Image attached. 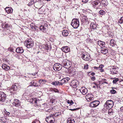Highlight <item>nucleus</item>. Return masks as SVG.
<instances>
[{"mask_svg":"<svg viewBox=\"0 0 123 123\" xmlns=\"http://www.w3.org/2000/svg\"><path fill=\"white\" fill-rule=\"evenodd\" d=\"M95 74L94 72H92L91 74V75L92 76H94Z\"/></svg>","mask_w":123,"mask_h":123,"instance_id":"680f3d73","label":"nucleus"},{"mask_svg":"<svg viewBox=\"0 0 123 123\" xmlns=\"http://www.w3.org/2000/svg\"><path fill=\"white\" fill-rule=\"evenodd\" d=\"M17 86L15 85L12 86L11 88L10 89L11 93H15V91L17 89Z\"/></svg>","mask_w":123,"mask_h":123,"instance_id":"4468645a","label":"nucleus"},{"mask_svg":"<svg viewBox=\"0 0 123 123\" xmlns=\"http://www.w3.org/2000/svg\"><path fill=\"white\" fill-rule=\"evenodd\" d=\"M60 114V113L59 112H58L55 113L53 115V116L56 117Z\"/></svg>","mask_w":123,"mask_h":123,"instance_id":"e433bc0d","label":"nucleus"},{"mask_svg":"<svg viewBox=\"0 0 123 123\" xmlns=\"http://www.w3.org/2000/svg\"><path fill=\"white\" fill-rule=\"evenodd\" d=\"M88 1V0H82V1L83 2L86 3Z\"/></svg>","mask_w":123,"mask_h":123,"instance_id":"bf43d9fd","label":"nucleus"},{"mask_svg":"<svg viewBox=\"0 0 123 123\" xmlns=\"http://www.w3.org/2000/svg\"><path fill=\"white\" fill-rule=\"evenodd\" d=\"M1 121H0L2 123H5L6 121V119L5 117L2 118L1 119Z\"/></svg>","mask_w":123,"mask_h":123,"instance_id":"58836bf2","label":"nucleus"},{"mask_svg":"<svg viewBox=\"0 0 123 123\" xmlns=\"http://www.w3.org/2000/svg\"><path fill=\"white\" fill-rule=\"evenodd\" d=\"M69 80V78H64L62 79L60 82V84L59 85L62 86L63 84L65 82L68 81Z\"/></svg>","mask_w":123,"mask_h":123,"instance_id":"dca6fc26","label":"nucleus"},{"mask_svg":"<svg viewBox=\"0 0 123 123\" xmlns=\"http://www.w3.org/2000/svg\"><path fill=\"white\" fill-rule=\"evenodd\" d=\"M98 7H99V8H102L103 7L102 4L101 2V0L99 2V3L98 5Z\"/></svg>","mask_w":123,"mask_h":123,"instance_id":"c9c22d12","label":"nucleus"},{"mask_svg":"<svg viewBox=\"0 0 123 123\" xmlns=\"http://www.w3.org/2000/svg\"><path fill=\"white\" fill-rule=\"evenodd\" d=\"M82 18L86 21H87L88 19L86 16H83V17Z\"/></svg>","mask_w":123,"mask_h":123,"instance_id":"8fccbe9b","label":"nucleus"},{"mask_svg":"<svg viewBox=\"0 0 123 123\" xmlns=\"http://www.w3.org/2000/svg\"><path fill=\"white\" fill-rule=\"evenodd\" d=\"M16 51L18 53L22 54L24 52V50L22 48H16Z\"/></svg>","mask_w":123,"mask_h":123,"instance_id":"6ab92c4d","label":"nucleus"},{"mask_svg":"<svg viewBox=\"0 0 123 123\" xmlns=\"http://www.w3.org/2000/svg\"><path fill=\"white\" fill-rule=\"evenodd\" d=\"M37 2V0H32L29 3L28 5L29 6H31L33 4H35V2Z\"/></svg>","mask_w":123,"mask_h":123,"instance_id":"c756f323","label":"nucleus"},{"mask_svg":"<svg viewBox=\"0 0 123 123\" xmlns=\"http://www.w3.org/2000/svg\"><path fill=\"white\" fill-rule=\"evenodd\" d=\"M81 92L83 95H85L88 92L87 89L85 87H82L80 89Z\"/></svg>","mask_w":123,"mask_h":123,"instance_id":"9b49d317","label":"nucleus"},{"mask_svg":"<svg viewBox=\"0 0 123 123\" xmlns=\"http://www.w3.org/2000/svg\"><path fill=\"white\" fill-rule=\"evenodd\" d=\"M6 98V95L3 92H0V101L3 102L4 101Z\"/></svg>","mask_w":123,"mask_h":123,"instance_id":"6e6552de","label":"nucleus"},{"mask_svg":"<svg viewBox=\"0 0 123 123\" xmlns=\"http://www.w3.org/2000/svg\"><path fill=\"white\" fill-rule=\"evenodd\" d=\"M4 112L7 115H8L9 116L10 113L9 112L7 111L6 110H5V111H4Z\"/></svg>","mask_w":123,"mask_h":123,"instance_id":"864d4df0","label":"nucleus"},{"mask_svg":"<svg viewBox=\"0 0 123 123\" xmlns=\"http://www.w3.org/2000/svg\"><path fill=\"white\" fill-rule=\"evenodd\" d=\"M68 31L66 30L63 31L62 33V35L64 36H68Z\"/></svg>","mask_w":123,"mask_h":123,"instance_id":"bb28decb","label":"nucleus"},{"mask_svg":"<svg viewBox=\"0 0 123 123\" xmlns=\"http://www.w3.org/2000/svg\"><path fill=\"white\" fill-rule=\"evenodd\" d=\"M46 48L47 50H50L51 49V47L50 46H49L47 45L46 46Z\"/></svg>","mask_w":123,"mask_h":123,"instance_id":"09e8293b","label":"nucleus"},{"mask_svg":"<svg viewBox=\"0 0 123 123\" xmlns=\"http://www.w3.org/2000/svg\"><path fill=\"white\" fill-rule=\"evenodd\" d=\"M2 68L5 70L7 71L10 69V67L7 65L5 64H3L2 66Z\"/></svg>","mask_w":123,"mask_h":123,"instance_id":"4be33fe9","label":"nucleus"},{"mask_svg":"<svg viewBox=\"0 0 123 123\" xmlns=\"http://www.w3.org/2000/svg\"><path fill=\"white\" fill-rule=\"evenodd\" d=\"M93 96L91 94H88L86 95V99L89 101L93 100Z\"/></svg>","mask_w":123,"mask_h":123,"instance_id":"1a4fd4ad","label":"nucleus"},{"mask_svg":"<svg viewBox=\"0 0 123 123\" xmlns=\"http://www.w3.org/2000/svg\"><path fill=\"white\" fill-rule=\"evenodd\" d=\"M31 86H33L35 87H37L38 86H37L36 85V82H35L33 81H32L31 82Z\"/></svg>","mask_w":123,"mask_h":123,"instance_id":"72a5a7b5","label":"nucleus"},{"mask_svg":"<svg viewBox=\"0 0 123 123\" xmlns=\"http://www.w3.org/2000/svg\"><path fill=\"white\" fill-rule=\"evenodd\" d=\"M76 104L75 103L72 104V105H71L70 106L68 105L66 107L68 108V109L71 111H75L78 109L77 108H74L76 107Z\"/></svg>","mask_w":123,"mask_h":123,"instance_id":"0eeeda50","label":"nucleus"},{"mask_svg":"<svg viewBox=\"0 0 123 123\" xmlns=\"http://www.w3.org/2000/svg\"><path fill=\"white\" fill-rule=\"evenodd\" d=\"M98 45L100 46L101 47V48H102V47H103L105 46L104 45L105 44V43L102 42L101 41H98Z\"/></svg>","mask_w":123,"mask_h":123,"instance_id":"a878e982","label":"nucleus"},{"mask_svg":"<svg viewBox=\"0 0 123 123\" xmlns=\"http://www.w3.org/2000/svg\"><path fill=\"white\" fill-rule=\"evenodd\" d=\"M62 50L65 53H67L70 50L68 46H64L62 48Z\"/></svg>","mask_w":123,"mask_h":123,"instance_id":"f3484780","label":"nucleus"},{"mask_svg":"<svg viewBox=\"0 0 123 123\" xmlns=\"http://www.w3.org/2000/svg\"><path fill=\"white\" fill-rule=\"evenodd\" d=\"M74 120L73 118H69L68 119L67 123H75Z\"/></svg>","mask_w":123,"mask_h":123,"instance_id":"cd10ccee","label":"nucleus"},{"mask_svg":"<svg viewBox=\"0 0 123 123\" xmlns=\"http://www.w3.org/2000/svg\"><path fill=\"white\" fill-rule=\"evenodd\" d=\"M53 91L55 92H59V91L56 88H54L53 89Z\"/></svg>","mask_w":123,"mask_h":123,"instance_id":"3c124183","label":"nucleus"},{"mask_svg":"<svg viewBox=\"0 0 123 123\" xmlns=\"http://www.w3.org/2000/svg\"><path fill=\"white\" fill-rule=\"evenodd\" d=\"M24 44L28 48H31L34 45L33 41L30 39L25 42Z\"/></svg>","mask_w":123,"mask_h":123,"instance_id":"20e7f679","label":"nucleus"},{"mask_svg":"<svg viewBox=\"0 0 123 123\" xmlns=\"http://www.w3.org/2000/svg\"><path fill=\"white\" fill-rule=\"evenodd\" d=\"M88 65L87 64H86L85 65L84 67V68L85 69H87L88 68Z\"/></svg>","mask_w":123,"mask_h":123,"instance_id":"603ef678","label":"nucleus"},{"mask_svg":"<svg viewBox=\"0 0 123 123\" xmlns=\"http://www.w3.org/2000/svg\"><path fill=\"white\" fill-rule=\"evenodd\" d=\"M77 83L78 84V82L76 80H72L70 83V85L74 88H75L76 87Z\"/></svg>","mask_w":123,"mask_h":123,"instance_id":"f8f14e48","label":"nucleus"},{"mask_svg":"<svg viewBox=\"0 0 123 123\" xmlns=\"http://www.w3.org/2000/svg\"><path fill=\"white\" fill-rule=\"evenodd\" d=\"M9 50L11 52H13V49L10 48H8Z\"/></svg>","mask_w":123,"mask_h":123,"instance_id":"5fc2aeb1","label":"nucleus"},{"mask_svg":"<svg viewBox=\"0 0 123 123\" xmlns=\"http://www.w3.org/2000/svg\"><path fill=\"white\" fill-rule=\"evenodd\" d=\"M67 103L68 104H69V105L70 106L71 105H72V104H74L73 102H70V101L69 100H68L67 101Z\"/></svg>","mask_w":123,"mask_h":123,"instance_id":"49530a36","label":"nucleus"},{"mask_svg":"<svg viewBox=\"0 0 123 123\" xmlns=\"http://www.w3.org/2000/svg\"><path fill=\"white\" fill-rule=\"evenodd\" d=\"M118 81V79L117 78H116L115 79L113 80V82L114 83H115Z\"/></svg>","mask_w":123,"mask_h":123,"instance_id":"a18cd8bd","label":"nucleus"},{"mask_svg":"<svg viewBox=\"0 0 123 123\" xmlns=\"http://www.w3.org/2000/svg\"><path fill=\"white\" fill-rule=\"evenodd\" d=\"M51 84L52 85L54 86H60L59 85L60 84V82L59 81H55L52 82Z\"/></svg>","mask_w":123,"mask_h":123,"instance_id":"c85d7f7f","label":"nucleus"},{"mask_svg":"<svg viewBox=\"0 0 123 123\" xmlns=\"http://www.w3.org/2000/svg\"><path fill=\"white\" fill-rule=\"evenodd\" d=\"M91 80L93 81H94L95 80L96 78L95 77L93 76L91 77Z\"/></svg>","mask_w":123,"mask_h":123,"instance_id":"6e6d98bb","label":"nucleus"},{"mask_svg":"<svg viewBox=\"0 0 123 123\" xmlns=\"http://www.w3.org/2000/svg\"><path fill=\"white\" fill-rule=\"evenodd\" d=\"M90 26L92 28V29L93 30H96L97 27V25L94 23H92L91 24Z\"/></svg>","mask_w":123,"mask_h":123,"instance_id":"b1692460","label":"nucleus"},{"mask_svg":"<svg viewBox=\"0 0 123 123\" xmlns=\"http://www.w3.org/2000/svg\"><path fill=\"white\" fill-rule=\"evenodd\" d=\"M117 68L115 67L112 68V69L110 70L111 74H116L117 73V72L116 70V68Z\"/></svg>","mask_w":123,"mask_h":123,"instance_id":"412c9836","label":"nucleus"},{"mask_svg":"<svg viewBox=\"0 0 123 123\" xmlns=\"http://www.w3.org/2000/svg\"><path fill=\"white\" fill-rule=\"evenodd\" d=\"M108 111V113L109 115L111 116H112L114 114V112L113 111L112 109H109Z\"/></svg>","mask_w":123,"mask_h":123,"instance_id":"7c9ffc66","label":"nucleus"},{"mask_svg":"<svg viewBox=\"0 0 123 123\" xmlns=\"http://www.w3.org/2000/svg\"><path fill=\"white\" fill-rule=\"evenodd\" d=\"M101 52L102 54H105L108 53V50L106 48H102Z\"/></svg>","mask_w":123,"mask_h":123,"instance_id":"aec40b11","label":"nucleus"},{"mask_svg":"<svg viewBox=\"0 0 123 123\" xmlns=\"http://www.w3.org/2000/svg\"><path fill=\"white\" fill-rule=\"evenodd\" d=\"M110 92L111 94H114L116 93V91L114 89H112L110 91Z\"/></svg>","mask_w":123,"mask_h":123,"instance_id":"37998d69","label":"nucleus"},{"mask_svg":"<svg viewBox=\"0 0 123 123\" xmlns=\"http://www.w3.org/2000/svg\"><path fill=\"white\" fill-rule=\"evenodd\" d=\"M100 1H93L92 2H94L93 3L94 4H93V5L94 6V5H98V4L99 3Z\"/></svg>","mask_w":123,"mask_h":123,"instance_id":"f704fd0d","label":"nucleus"},{"mask_svg":"<svg viewBox=\"0 0 123 123\" xmlns=\"http://www.w3.org/2000/svg\"><path fill=\"white\" fill-rule=\"evenodd\" d=\"M100 69L104 67V65L102 64L100 65L99 66Z\"/></svg>","mask_w":123,"mask_h":123,"instance_id":"4d7b16f0","label":"nucleus"},{"mask_svg":"<svg viewBox=\"0 0 123 123\" xmlns=\"http://www.w3.org/2000/svg\"><path fill=\"white\" fill-rule=\"evenodd\" d=\"M100 103L99 102L98 100L93 101L90 103V105L91 107H96L98 106Z\"/></svg>","mask_w":123,"mask_h":123,"instance_id":"423d86ee","label":"nucleus"},{"mask_svg":"<svg viewBox=\"0 0 123 123\" xmlns=\"http://www.w3.org/2000/svg\"><path fill=\"white\" fill-rule=\"evenodd\" d=\"M45 81V79H43V80H40L39 81V82L40 83H42L43 81Z\"/></svg>","mask_w":123,"mask_h":123,"instance_id":"13d9d810","label":"nucleus"},{"mask_svg":"<svg viewBox=\"0 0 123 123\" xmlns=\"http://www.w3.org/2000/svg\"><path fill=\"white\" fill-rule=\"evenodd\" d=\"M13 103L14 104L15 106L17 107H18L20 105V102L18 99H15Z\"/></svg>","mask_w":123,"mask_h":123,"instance_id":"2eb2a0df","label":"nucleus"},{"mask_svg":"<svg viewBox=\"0 0 123 123\" xmlns=\"http://www.w3.org/2000/svg\"><path fill=\"white\" fill-rule=\"evenodd\" d=\"M99 14L101 15H104L105 13V11L102 10H101L99 12Z\"/></svg>","mask_w":123,"mask_h":123,"instance_id":"473e14b6","label":"nucleus"},{"mask_svg":"<svg viewBox=\"0 0 123 123\" xmlns=\"http://www.w3.org/2000/svg\"><path fill=\"white\" fill-rule=\"evenodd\" d=\"M40 30L44 32L46 31V28H45L44 26L43 25H41L40 26Z\"/></svg>","mask_w":123,"mask_h":123,"instance_id":"393cba45","label":"nucleus"},{"mask_svg":"<svg viewBox=\"0 0 123 123\" xmlns=\"http://www.w3.org/2000/svg\"><path fill=\"white\" fill-rule=\"evenodd\" d=\"M114 105L113 101L111 100H107L105 103V106L107 109H109L112 108Z\"/></svg>","mask_w":123,"mask_h":123,"instance_id":"7ed1b4c3","label":"nucleus"},{"mask_svg":"<svg viewBox=\"0 0 123 123\" xmlns=\"http://www.w3.org/2000/svg\"><path fill=\"white\" fill-rule=\"evenodd\" d=\"M32 123H40V122L39 120L36 119Z\"/></svg>","mask_w":123,"mask_h":123,"instance_id":"a19ab883","label":"nucleus"},{"mask_svg":"<svg viewBox=\"0 0 123 123\" xmlns=\"http://www.w3.org/2000/svg\"><path fill=\"white\" fill-rule=\"evenodd\" d=\"M91 114L90 113H86V116H85V117H91Z\"/></svg>","mask_w":123,"mask_h":123,"instance_id":"ea45409f","label":"nucleus"},{"mask_svg":"<svg viewBox=\"0 0 123 123\" xmlns=\"http://www.w3.org/2000/svg\"><path fill=\"white\" fill-rule=\"evenodd\" d=\"M65 0L67 2H70L71 0Z\"/></svg>","mask_w":123,"mask_h":123,"instance_id":"0e129e2a","label":"nucleus"},{"mask_svg":"<svg viewBox=\"0 0 123 123\" xmlns=\"http://www.w3.org/2000/svg\"><path fill=\"white\" fill-rule=\"evenodd\" d=\"M42 1L41 0L37 1V2H35V4H34V6L35 7L37 8H39V7H39L42 5Z\"/></svg>","mask_w":123,"mask_h":123,"instance_id":"ddd939ff","label":"nucleus"},{"mask_svg":"<svg viewBox=\"0 0 123 123\" xmlns=\"http://www.w3.org/2000/svg\"><path fill=\"white\" fill-rule=\"evenodd\" d=\"M94 69H97L98 67H96V66H95L94 67Z\"/></svg>","mask_w":123,"mask_h":123,"instance_id":"774afa93","label":"nucleus"},{"mask_svg":"<svg viewBox=\"0 0 123 123\" xmlns=\"http://www.w3.org/2000/svg\"><path fill=\"white\" fill-rule=\"evenodd\" d=\"M115 41L113 39H111L110 41V44L112 46H114L115 45Z\"/></svg>","mask_w":123,"mask_h":123,"instance_id":"2f4dec72","label":"nucleus"},{"mask_svg":"<svg viewBox=\"0 0 123 123\" xmlns=\"http://www.w3.org/2000/svg\"><path fill=\"white\" fill-rule=\"evenodd\" d=\"M71 64V62L70 61L67 59L63 60L62 62V65L67 69L70 67Z\"/></svg>","mask_w":123,"mask_h":123,"instance_id":"f03ea898","label":"nucleus"},{"mask_svg":"<svg viewBox=\"0 0 123 123\" xmlns=\"http://www.w3.org/2000/svg\"><path fill=\"white\" fill-rule=\"evenodd\" d=\"M5 10L8 14L12 13L13 10L12 8L9 7H6L5 8Z\"/></svg>","mask_w":123,"mask_h":123,"instance_id":"a211bd4d","label":"nucleus"},{"mask_svg":"<svg viewBox=\"0 0 123 123\" xmlns=\"http://www.w3.org/2000/svg\"><path fill=\"white\" fill-rule=\"evenodd\" d=\"M55 121V119L49 121L48 120H46V121L48 123H54Z\"/></svg>","mask_w":123,"mask_h":123,"instance_id":"4c0bfd02","label":"nucleus"},{"mask_svg":"<svg viewBox=\"0 0 123 123\" xmlns=\"http://www.w3.org/2000/svg\"><path fill=\"white\" fill-rule=\"evenodd\" d=\"M42 47H43V46H42V45H40L39 46V48L40 49H42L43 48Z\"/></svg>","mask_w":123,"mask_h":123,"instance_id":"e2e57ef3","label":"nucleus"},{"mask_svg":"<svg viewBox=\"0 0 123 123\" xmlns=\"http://www.w3.org/2000/svg\"><path fill=\"white\" fill-rule=\"evenodd\" d=\"M100 68H99V67H98V68H97V70H100Z\"/></svg>","mask_w":123,"mask_h":123,"instance_id":"338daca9","label":"nucleus"},{"mask_svg":"<svg viewBox=\"0 0 123 123\" xmlns=\"http://www.w3.org/2000/svg\"><path fill=\"white\" fill-rule=\"evenodd\" d=\"M71 25L74 28H77L79 25L78 19L74 18L73 19L71 23Z\"/></svg>","mask_w":123,"mask_h":123,"instance_id":"f257e3e1","label":"nucleus"},{"mask_svg":"<svg viewBox=\"0 0 123 123\" xmlns=\"http://www.w3.org/2000/svg\"><path fill=\"white\" fill-rule=\"evenodd\" d=\"M90 56V55H88L87 54H82L81 57L83 60L88 61H89Z\"/></svg>","mask_w":123,"mask_h":123,"instance_id":"9d476101","label":"nucleus"},{"mask_svg":"<svg viewBox=\"0 0 123 123\" xmlns=\"http://www.w3.org/2000/svg\"><path fill=\"white\" fill-rule=\"evenodd\" d=\"M32 102L33 103H37V100H35H35L33 99V101Z\"/></svg>","mask_w":123,"mask_h":123,"instance_id":"052dcab7","label":"nucleus"},{"mask_svg":"<svg viewBox=\"0 0 123 123\" xmlns=\"http://www.w3.org/2000/svg\"><path fill=\"white\" fill-rule=\"evenodd\" d=\"M9 27V25L8 24L6 23L5 24L4 27L5 28H8Z\"/></svg>","mask_w":123,"mask_h":123,"instance_id":"de8ad7c7","label":"nucleus"},{"mask_svg":"<svg viewBox=\"0 0 123 123\" xmlns=\"http://www.w3.org/2000/svg\"><path fill=\"white\" fill-rule=\"evenodd\" d=\"M62 67V66L61 65L57 63L54 64L53 68L54 70L55 71H59L61 69Z\"/></svg>","mask_w":123,"mask_h":123,"instance_id":"39448f33","label":"nucleus"},{"mask_svg":"<svg viewBox=\"0 0 123 123\" xmlns=\"http://www.w3.org/2000/svg\"><path fill=\"white\" fill-rule=\"evenodd\" d=\"M100 72H103L104 71V70L102 68L100 69Z\"/></svg>","mask_w":123,"mask_h":123,"instance_id":"69168bd1","label":"nucleus"},{"mask_svg":"<svg viewBox=\"0 0 123 123\" xmlns=\"http://www.w3.org/2000/svg\"><path fill=\"white\" fill-rule=\"evenodd\" d=\"M119 22L120 23H123V17H122L119 20Z\"/></svg>","mask_w":123,"mask_h":123,"instance_id":"79ce46f5","label":"nucleus"},{"mask_svg":"<svg viewBox=\"0 0 123 123\" xmlns=\"http://www.w3.org/2000/svg\"><path fill=\"white\" fill-rule=\"evenodd\" d=\"M52 115H51L50 116L46 117L45 118L46 120H48L49 121L50 120H52L55 119L53 117Z\"/></svg>","mask_w":123,"mask_h":123,"instance_id":"5701e85b","label":"nucleus"},{"mask_svg":"<svg viewBox=\"0 0 123 123\" xmlns=\"http://www.w3.org/2000/svg\"><path fill=\"white\" fill-rule=\"evenodd\" d=\"M101 2L102 4V6H105V3L104 2L105 0H101Z\"/></svg>","mask_w":123,"mask_h":123,"instance_id":"c03bdc74","label":"nucleus"}]
</instances>
